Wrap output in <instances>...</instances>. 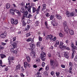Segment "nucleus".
Segmentation results:
<instances>
[{"mask_svg":"<svg viewBox=\"0 0 77 77\" xmlns=\"http://www.w3.org/2000/svg\"><path fill=\"white\" fill-rule=\"evenodd\" d=\"M64 56L65 57H66L67 59L69 57L68 56V52H64Z\"/></svg>","mask_w":77,"mask_h":77,"instance_id":"15","label":"nucleus"},{"mask_svg":"<svg viewBox=\"0 0 77 77\" xmlns=\"http://www.w3.org/2000/svg\"><path fill=\"white\" fill-rule=\"evenodd\" d=\"M39 11H40V9H39V8H37V9L36 10V14H39Z\"/></svg>","mask_w":77,"mask_h":77,"instance_id":"30","label":"nucleus"},{"mask_svg":"<svg viewBox=\"0 0 77 77\" xmlns=\"http://www.w3.org/2000/svg\"><path fill=\"white\" fill-rule=\"evenodd\" d=\"M6 7L7 9L10 8V4L9 3H7L6 5Z\"/></svg>","mask_w":77,"mask_h":77,"instance_id":"19","label":"nucleus"},{"mask_svg":"<svg viewBox=\"0 0 77 77\" xmlns=\"http://www.w3.org/2000/svg\"><path fill=\"white\" fill-rule=\"evenodd\" d=\"M24 15H25V17H26V18H27L28 16L27 15H28V11H26L24 12Z\"/></svg>","mask_w":77,"mask_h":77,"instance_id":"16","label":"nucleus"},{"mask_svg":"<svg viewBox=\"0 0 77 77\" xmlns=\"http://www.w3.org/2000/svg\"><path fill=\"white\" fill-rule=\"evenodd\" d=\"M20 67H21V66L20 65V64H18L17 65L15 68L16 70H19V69H20Z\"/></svg>","mask_w":77,"mask_h":77,"instance_id":"13","label":"nucleus"},{"mask_svg":"<svg viewBox=\"0 0 77 77\" xmlns=\"http://www.w3.org/2000/svg\"><path fill=\"white\" fill-rule=\"evenodd\" d=\"M61 67L62 68H65V65L63 64L61 65Z\"/></svg>","mask_w":77,"mask_h":77,"instance_id":"46","label":"nucleus"},{"mask_svg":"<svg viewBox=\"0 0 77 77\" xmlns=\"http://www.w3.org/2000/svg\"><path fill=\"white\" fill-rule=\"evenodd\" d=\"M32 17V15L31 14H29L26 18H31Z\"/></svg>","mask_w":77,"mask_h":77,"instance_id":"23","label":"nucleus"},{"mask_svg":"<svg viewBox=\"0 0 77 77\" xmlns=\"http://www.w3.org/2000/svg\"><path fill=\"white\" fill-rule=\"evenodd\" d=\"M35 26H38V25H39V21H37L35 22Z\"/></svg>","mask_w":77,"mask_h":77,"instance_id":"29","label":"nucleus"},{"mask_svg":"<svg viewBox=\"0 0 77 77\" xmlns=\"http://www.w3.org/2000/svg\"><path fill=\"white\" fill-rule=\"evenodd\" d=\"M64 30L65 32H68L69 30V29L68 28V27L66 26H65L64 27Z\"/></svg>","mask_w":77,"mask_h":77,"instance_id":"10","label":"nucleus"},{"mask_svg":"<svg viewBox=\"0 0 77 77\" xmlns=\"http://www.w3.org/2000/svg\"><path fill=\"white\" fill-rule=\"evenodd\" d=\"M37 62H40V59L39 58H37L36 60Z\"/></svg>","mask_w":77,"mask_h":77,"instance_id":"61","label":"nucleus"},{"mask_svg":"<svg viewBox=\"0 0 77 77\" xmlns=\"http://www.w3.org/2000/svg\"><path fill=\"white\" fill-rule=\"evenodd\" d=\"M72 49H74L75 50H76L77 49V47L75 46L73 48H72Z\"/></svg>","mask_w":77,"mask_h":77,"instance_id":"55","label":"nucleus"},{"mask_svg":"<svg viewBox=\"0 0 77 77\" xmlns=\"http://www.w3.org/2000/svg\"><path fill=\"white\" fill-rule=\"evenodd\" d=\"M54 71H52L51 72V74L52 75H54Z\"/></svg>","mask_w":77,"mask_h":77,"instance_id":"58","label":"nucleus"},{"mask_svg":"<svg viewBox=\"0 0 77 77\" xmlns=\"http://www.w3.org/2000/svg\"><path fill=\"white\" fill-rule=\"evenodd\" d=\"M13 41H15L16 40V37H15L13 38Z\"/></svg>","mask_w":77,"mask_h":77,"instance_id":"62","label":"nucleus"},{"mask_svg":"<svg viewBox=\"0 0 77 77\" xmlns=\"http://www.w3.org/2000/svg\"><path fill=\"white\" fill-rule=\"evenodd\" d=\"M20 75L22 77H24L25 75L23 74V73H20Z\"/></svg>","mask_w":77,"mask_h":77,"instance_id":"53","label":"nucleus"},{"mask_svg":"<svg viewBox=\"0 0 77 77\" xmlns=\"http://www.w3.org/2000/svg\"><path fill=\"white\" fill-rule=\"evenodd\" d=\"M46 39L47 40H48V39H49V35H48L46 37Z\"/></svg>","mask_w":77,"mask_h":77,"instance_id":"50","label":"nucleus"},{"mask_svg":"<svg viewBox=\"0 0 77 77\" xmlns=\"http://www.w3.org/2000/svg\"><path fill=\"white\" fill-rule=\"evenodd\" d=\"M4 49V48L3 47H2L0 45V50H3Z\"/></svg>","mask_w":77,"mask_h":77,"instance_id":"52","label":"nucleus"},{"mask_svg":"<svg viewBox=\"0 0 77 77\" xmlns=\"http://www.w3.org/2000/svg\"><path fill=\"white\" fill-rule=\"evenodd\" d=\"M30 27L29 26V25H27V26L25 27V30L26 31H27V30H29V29H30Z\"/></svg>","mask_w":77,"mask_h":77,"instance_id":"14","label":"nucleus"},{"mask_svg":"<svg viewBox=\"0 0 77 77\" xmlns=\"http://www.w3.org/2000/svg\"><path fill=\"white\" fill-rule=\"evenodd\" d=\"M67 24V23H66V21H64V22L63 23V25L64 26H66Z\"/></svg>","mask_w":77,"mask_h":77,"instance_id":"49","label":"nucleus"},{"mask_svg":"<svg viewBox=\"0 0 77 77\" xmlns=\"http://www.w3.org/2000/svg\"><path fill=\"white\" fill-rule=\"evenodd\" d=\"M51 65V68L52 69H54L56 68V64L54 60H50Z\"/></svg>","mask_w":77,"mask_h":77,"instance_id":"4","label":"nucleus"},{"mask_svg":"<svg viewBox=\"0 0 77 77\" xmlns=\"http://www.w3.org/2000/svg\"><path fill=\"white\" fill-rule=\"evenodd\" d=\"M66 46L63 45L62 46L60 47V48L62 49V48H66Z\"/></svg>","mask_w":77,"mask_h":77,"instance_id":"39","label":"nucleus"},{"mask_svg":"<svg viewBox=\"0 0 77 77\" xmlns=\"http://www.w3.org/2000/svg\"><path fill=\"white\" fill-rule=\"evenodd\" d=\"M27 61L28 62H30V57L29 56H28L26 57Z\"/></svg>","mask_w":77,"mask_h":77,"instance_id":"31","label":"nucleus"},{"mask_svg":"<svg viewBox=\"0 0 77 77\" xmlns=\"http://www.w3.org/2000/svg\"><path fill=\"white\" fill-rule=\"evenodd\" d=\"M59 36H60V37H63V34H62V33H59Z\"/></svg>","mask_w":77,"mask_h":77,"instance_id":"51","label":"nucleus"},{"mask_svg":"<svg viewBox=\"0 0 77 77\" xmlns=\"http://www.w3.org/2000/svg\"><path fill=\"white\" fill-rule=\"evenodd\" d=\"M45 63L43 62L42 63V66H43L44 67V66H45Z\"/></svg>","mask_w":77,"mask_h":77,"instance_id":"54","label":"nucleus"},{"mask_svg":"<svg viewBox=\"0 0 77 77\" xmlns=\"http://www.w3.org/2000/svg\"><path fill=\"white\" fill-rule=\"evenodd\" d=\"M45 26H48V23H47V21H45Z\"/></svg>","mask_w":77,"mask_h":77,"instance_id":"60","label":"nucleus"},{"mask_svg":"<svg viewBox=\"0 0 77 77\" xmlns=\"http://www.w3.org/2000/svg\"><path fill=\"white\" fill-rule=\"evenodd\" d=\"M56 37H54L53 39L52 38V41H56Z\"/></svg>","mask_w":77,"mask_h":77,"instance_id":"43","label":"nucleus"},{"mask_svg":"<svg viewBox=\"0 0 77 77\" xmlns=\"http://www.w3.org/2000/svg\"><path fill=\"white\" fill-rule=\"evenodd\" d=\"M74 60L75 61V62L77 61V56H76L75 57V58L74 59Z\"/></svg>","mask_w":77,"mask_h":77,"instance_id":"48","label":"nucleus"},{"mask_svg":"<svg viewBox=\"0 0 77 77\" xmlns=\"http://www.w3.org/2000/svg\"><path fill=\"white\" fill-rule=\"evenodd\" d=\"M56 74L57 77H59L60 75V73L59 72H56Z\"/></svg>","mask_w":77,"mask_h":77,"instance_id":"38","label":"nucleus"},{"mask_svg":"<svg viewBox=\"0 0 77 77\" xmlns=\"http://www.w3.org/2000/svg\"><path fill=\"white\" fill-rule=\"evenodd\" d=\"M29 45L30 48H29V50L32 51H33L34 48H35V46L36 45H35V44L33 43H30L29 44Z\"/></svg>","mask_w":77,"mask_h":77,"instance_id":"5","label":"nucleus"},{"mask_svg":"<svg viewBox=\"0 0 77 77\" xmlns=\"http://www.w3.org/2000/svg\"><path fill=\"white\" fill-rule=\"evenodd\" d=\"M40 44L41 42H38L36 44V45L37 47H40Z\"/></svg>","mask_w":77,"mask_h":77,"instance_id":"34","label":"nucleus"},{"mask_svg":"<svg viewBox=\"0 0 77 77\" xmlns=\"http://www.w3.org/2000/svg\"><path fill=\"white\" fill-rule=\"evenodd\" d=\"M28 64H27V63L26 62H24V66L25 68V69H26V68H27V65Z\"/></svg>","mask_w":77,"mask_h":77,"instance_id":"21","label":"nucleus"},{"mask_svg":"<svg viewBox=\"0 0 77 77\" xmlns=\"http://www.w3.org/2000/svg\"><path fill=\"white\" fill-rule=\"evenodd\" d=\"M56 43L55 44H57V45H59V43H60V42H59V41L58 40H57L56 41Z\"/></svg>","mask_w":77,"mask_h":77,"instance_id":"40","label":"nucleus"},{"mask_svg":"<svg viewBox=\"0 0 77 77\" xmlns=\"http://www.w3.org/2000/svg\"><path fill=\"white\" fill-rule=\"evenodd\" d=\"M11 21L12 24H18V20L15 19L14 20V19L13 18L11 19Z\"/></svg>","mask_w":77,"mask_h":77,"instance_id":"7","label":"nucleus"},{"mask_svg":"<svg viewBox=\"0 0 77 77\" xmlns=\"http://www.w3.org/2000/svg\"><path fill=\"white\" fill-rule=\"evenodd\" d=\"M44 75H47V76L48 75V72L47 71H46L44 72Z\"/></svg>","mask_w":77,"mask_h":77,"instance_id":"36","label":"nucleus"},{"mask_svg":"<svg viewBox=\"0 0 77 77\" xmlns=\"http://www.w3.org/2000/svg\"><path fill=\"white\" fill-rule=\"evenodd\" d=\"M14 57H12L11 58V60H14Z\"/></svg>","mask_w":77,"mask_h":77,"instance_id":"63","label":"nucleus"},{"mask_svg":"<svg viewBox=\"0 0 77 77\" xmlns=\"http://www.w3.org/2000/svg\"><path fill=\"white\" fill-rule=\"evenodd\" d=\"M66 43L67 44H68V40H66Z\"/></svg>","mask_w":77,"mask_h":77,"instance_id":"64","label":"nucleus"},{"mask_svg":"<svg viewBox=\"0 0 77 77\" xmlns=\"http://www.w3.org/2000/svg\"><path fill=\"white\" fill-rule=\"evenodd\" d=\"M25 9H27L28 12L30 13L31 12V6H30V5H29L28 7L27 6H25Z\"/></svg>","mask_w":77,"mask_h":77,"instance_id":"8","label":"nucleus"},{"mask_svg":"<svg viewBox=\"0 0 77 77\" xmlns=\"http://www.w3.org/2000/svg\"><path fill=\"white\" fill-rule=\"evenodd\" d=\"M10 44H12V45L13 46V47L12 48H11L10 49V51H11V52H13V53H14L15 54H17V51L16 50H14V51H12V50H14L15 48H17V43L15 42H13V43H11V42Z\"/></svg>","mask_w":77,"mask_h":77,"instance_id":"1","label":"nucleus"},{"mask_svg":"<svg viewBox=\"0 0 77 77\" xmlns=\"http://www.w3.org/2000/svg\"><path fill=\"white\" fill-rule=\"evenodd\" d=\"M17 14L18 15V17H21V13L20 12H19L17 13Z\"/></svg>","mask_w":77,"mask_h":77,"instance_id":"41","label":"nucleus"},{"mask_svg":"<svg viewBox=\"0 0 77 77\" xmlns=\"http://www.w3.org/2000/svg\"><path fill=\"white\" fill-rule=\"evenodd\" d=\"M21 6H22V7H24V6H25V5H24V3L23 2L21 3Z\"/></svg>","mask_w":77,"mask_h":77,"instance_id":"44","label":"nucleus"},{"mask_svg":"<svg viewBox=\"0 0 77 77\" xmlns=\"http://www.w3.org/2000/svg\"><path fill=\"white\" fill-rule=\"evenodd\" d=\"M8 60L9 64V65H11V57H9L8 58Z\"/></svg>","mask_w":77,"mask_h":77,"instance_id":"22","label":"nucleus"},{"mask_svg":"<svg viewBox=\"0 0 77 77\" xmlns=\"http://www.w3.org/2000/svg\"><path fill=\"white\" fill-rule=\"evenodd\" d=\"M72 50L73 51V53L72 54V56L71 58L72 59H73V58H74V52H75V49H72Z\"/></svg>","mask_w":77,"mask_h":77,"instance_id":"11","label":"nucleus"},{"mask_svg":"<svg viewBox=\"0 0 77 77\" xmlns=\"http://www.w3.org/2000/svg\"><path fill=\"white\" fill-rule=\"evenodd\" d=\"M46 55V54L45 53L42 51L41 52L40 54V57H41V60L42 61H45V56Z\"/></svg>","mask_w":77,"mask_h":77,"instance_id":"2","label":"nucleus"},{"mask_svg":"<svg viewBox=\"0 0 77 77\" xmlns=\"http://www.w3.org/2000/svg\"><path fill=\"white\" fill-rule=\"evenodd\" d=\"M45 9H46V7H43V8H42V11H44Z\"/></svg>","mask_w":77,"mask_h":77,"instance_id":"57","label":"nucleus"},{"mask_svg":"<svg viewBox=\"0 0 77 77\" xmlns=\"http://www.w3.org/2000/svg\"><path fill=\"white\" fill-rule=\"evenodd\" d=\"M56 17L59 20H62V17L60 16L57 15H56Z\"/></svg>","mask_w":77,"mask_h":77,"instance_id":"12","label":"nucleus"},{"mask_svg":"<svg viewBox=\"0 0 77 77\" xmlns=\"http://www.w3.org/2000/svg\"><path fill=\"white\" fill-rule=\"evenodd\" d=\"M2 60H0V66H2V67H4L5 66H6L5 65H2Z\"/></svg>","mask_w":77,"mask_h":77,"instance_id":"24","label":"nucleus"},{"mask_svg":"<svg viewBox=\"0 0 77 77\" xmlns=\"http://www.w3.org/2000/svg\"><path fill=\"white\" fill-rule=\"evenodd\" d=\"M10 11V12L11 14H12V15H15V13H14V12L17 13V14L19 12H20L17 9H15L14 10V11L13 10H12V9H11Z\"/></svg>","mask_w":77,"mask_h":77,"instance_id":"6","label":"nucleus"},{"mask_svg":"<svg viewBox=\"0 0 77 77\" xmlns=\"http://www.w3.org/2000/svg\"><path fill=\"white\" fill-rule=\"evenodd\" d=\"M63 43L62 42H60V44L59 45V47L60 48V47H62V46L63 45Z\"/></svg>","mask_w":77,"mask_h":77,"instance_id":"32","label":"nucleus"},{"mask_svg":"<svg viewBox=\"0 0 77 77\" xmlns=\"http://www.w3.org/2000/svg\"><path fill=\"white\" fill-rule=\"evenodd\" d=\"M20 11L21 12H22V13H24V12H25L24 8L23 7L20 10Z\"/></svg>","mask_w":77,"mask_h":77,"instance_id":"20","label":"nucleus"},{"mask_svg":"<svg viewBox=\"0 0 77 77\" xmlns=\"http://www.w3.org/2000/svg\"><path fill=\"white\" fill-rule=\"evenodd\" d=\"M46 17H50V15H49V13H47L46 14Z\"/></svg>","mask_w":77,"mask_h":77,"instance_id":"56","label":"nucleus"},{"mask_svg":"<svg viewBox=\"0 0 77 77\" xmlns=\"http://www.w3.org/2000/svg\"><path fill=\"white\" fill-rule=\"evenodd\" d=\"M49 69V68L48 67V66H47L46 67V71H48V69Z\"/></svg>","mask_w":77,"mask_h":77,"instance_id":"47","label":"nucleus"},{"mask_svg":"<svg viewBox=\"0 0 77 77\" xmlns=\"http://www.w3.org/2000/svg\"><path fill=\"white\" fill-rule=\"evenodd\" d=\"M54 15H51L50 16V17H49L50 19V20H52L53 19V18H54Z\"/></svg>","mask_w":77,"mask_h":77,"instance_id":"17","label":"nucleus"},{"mask_svg":"<svg viewBox=\"0 0 77 77\" xmlns=\"http://www.w3.org/2000/svg\"><path fill=\"white\" fill-rule=\"evenodd\" d=\"M38 40L40 42L42 41V38L40 36L38 37Z\"/></svg>","mask_w":77,"mask_h":77,"instance_id":"33","label":"nucleus"},{"mask_svg":"<svg viewBox=\"0 0 77 77\" xmlns=\"http://www.w3.org/2000/svg\"><path fill=\"white\" fill-rule=\"evenodd\" d=\"M22 26L23 27H25L26 26V22H25V21H24V20H23L22 21Z\"/></svg>","mask_w":77,"mask_h":77,"instance_id":"26","label":"nucleus"},{"mask_svg":"<svg viewBox=\"0 0 77 77\" xmlns=\"http://www.w3.org/2000/svg\"><path fill=\"white\" fill-rule=\"evenodd\" d=\"M42 6L43 8H46V6H47V5H46V4H44L42 5Z\"/></svg>","mask_w":77,"mask_h":77,"instance_id":"42","label":"nucleus"},{"mask_svg":"<svg viewBox=\"0 0 77 77\" xmlns=\"http://www.w3.org/2000/svg\"><path fill=\"white\" fill-rule=\"evenodd\" d=\"M0 55L2 59H3V58H4V57H6V55H5L4 54H0Z\"/></svg>","mask_w":77,"mask_h":77,"instance_id":"25","label":"nucleus"},{"mask_svg":"<svg viewBox=\"0 0 77 77\" xmlns=\"http://www.w3.org/2000/svg\"><path fill=\"white\" fill-rule=\"evenodd\" d=\"M26 37H29V36H30L31 35V34L29 33H26Z\"/></svg>","mask_w":77,"mask_h":77,"instance_id":"37","label":"nucleus"},{"mask_svg":"<svg viewBox=\"0 0 77 77\" xmlns=\"http://www.w3.org/2000/svg\"><path fill=\"white\" fill-rule=\"evenodd\" d=\"M7 35V32H4L2 33L1 34L0 36L2 38H5Z\"/></svg>","mask_w":77,"mask_h":77,"instance_id":"9","label":"nucleus"},{"mask_svg":"<svg viewBox=\"0 0 77 77\" xmlns=\"http://www.w3.org/2000/svg\"><path fill=\"white\" fill-rule=\"evenodd\" d=\"M49 39L51 41H52L53 40V35H49Z\"/></svg>","mask_w":77,"mask_h":77,"instance_id":"28","label":"nucleus"},{"mask_svg":"<svg viewBox=\"0 0 77 77\" xmlns=\"http://www.w3.org/2000/svg\"><path fill=\"white\" fill-rule=\"evenodd\" d=\"M36 8L34 7H32V13H35L36 11Z\"/></svg>","mask_w":77,"mask_h":77,"instance_id":"27","label":"nucleus"},{"mask_svg":"<svg viewBox=\"0 0 77 77\" xmlns=\"http://www.w3.org/2000/svg\"><path fill=\"white\" fill-rule=\"evenodd\" d=\"M66 14L68 17H70V16L71 17H74V16H75V12H72L70 13L69 11H67L66 13Z\"/></svg>","mask_w":77,"mask_h":77,"instance_id":"3","label":"nucleus"},{"mask_svg":"<svg viewBox=\"0 0 77 77\" xmlns=\"http://www.w3.org/2000/svg\"><path fill=\"white\" fill-rule=\"evenodd\" d=\"M1 44L2 45H6V43H5L4 42H2L1 43Z\"/></svg>","mask_w":77,"mask_h":77,"instance_id":"59","label":"nucleus"},{"mask_svg":"<svg viewBox=\"0 0 77 77\" xmlns=\"http://www.w3.org/2000/svg\"><path fill=\"white\" fill-rule=\"evenodd\" d=\"M32 41V38H29L26 40V41L27 42H30V41Z\"/></svg>","mask_w":77,"mask_h":77,"instance_id":"35","label":"nucleus"},{"mask_svg":"<svg viewBox=\"0 0 77 77\" xmlns=\"http://www.w3.org/2000/svg\"><path fill=\"white\" fill-rule=\"evenodd\" d=\"M69 32L70 34H71V35H74V31L73 30H72V29L69 30Z\"/></svg>","mask_w":77,"mask_h":77,"instance_id":"18","label":"nucleus"},{"mask_svg":"<svg viewBox=\"0 0 77 77\" xmlns=\"http://www.w3.org/2000/svg\"><path fill=\"white\" fill-rule=\"evenodd\" d=\"M69 66H70L71 67L72 66V63L71 62H70L69 63Z\"/></svg>","mask_w":77,"mask_h":77,"instance_id":"45","label":"nucleus"}]
</instances>
